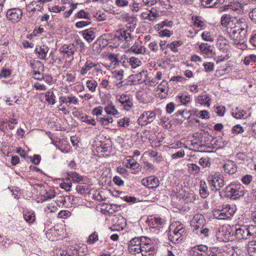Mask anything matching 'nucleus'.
<instances>
[{
  "mask_svg": "<svg viewBox=\"0 0 256 256\" xmlns=\"http://www.w3.org/2000/svg\"><path fill=\"white\" fill-rule=\"evenodd\" d=\"M226 191L231 199L238 200L244 194V188L240 183H231L226 186Z\"/></svg>",
  "mask_w": 256,
  "mask_h": 256,
  "instance_id": "obj_1",
  "label": "nucleus"
},
{
  "mask_svg": "<svg viewBox=\"0 0 256 256\" xmlns=\"http://www.w3.org/2000/svg\"><path fill=\"white\" fill-rule=\"evenodd\" d=\"M184 232L185 228L182 225L171 226L168 234V239L173 243L178 244L182 241V236Z\"/></svg>",
  "mask_w": 256,
  "mask_h": 256,
  "instance_id": "obj_2",
  "label": "nucleus"
},
{
  "mask_svg": "<svg viewBox=\"0 0 256 256\" xmlns=\"http://www.w3.org/2000/svg\"><path fill=\"white\" fill-rule=\"evenodd\" d=\"M142 250L140 252L142 256H153L156 252L152 241L146 236H142Z\"/></svg>",
  "mask_w": 256,
  "mask_h": 256,
  "instance_id": "obj_3",
  "label": "nucleus"
},
{
  "mask_svg": "<svg viewBox=\"0 0 256 256\" xmlns=\"http://www.w3.org/2000/svg\"><path fill=\"white\" fill-rule=\"evenodd\" d=\"M228 34L230 38L234 41V44L237 46L242 44L246 40L247 32L245 31H237L232 29L231 27L228 31Z\"/></svg>",
  "mask_w": 256,
  "mask_h": 256,
  "instance_id": "obj_4",
  "label": "nucleus"
},
{
  "mask_svg": "<svg viewBox=\"0 0 256 256\" xmlns=\"http://www.w3.org/2000/svg\"><path fill=\"white\" fill-rule=\"evenodd\" d=\"M115 38L120 41L124 42L122 47L128 48L131 45L130 42L132 40V37L130 31L125 29H120L116 32Z\"/></svg>",
  "mask_w": 256,
  "mask_h": 256,
  "instance_id": "obj_5",
  "label": "nucleus"
},
{
  "mask_svg": "<svg viewBox=\"0 0 256 256\" xmlns=\"http://www.w3.org/2000/svg\"><path fill=\"white\" fill-rule=\"evenodd\" d=\"M207 180L210 185L214 187L216 190L225 185L223 176L218 172L210 174L208 176Z\"/></svg>",
  "mask_w": 256,
  "mask_h": 256,
  "instance_id": "obj_6",
  "label": "nucleus"
},
{
  "mask_svg": "<svg viewBox=\"0 0 256 256\" xmlns=\"http://www.w3.org/2000/svg\"><path fill=\"white\" fill-rule=\"evenodd\" d=\"M232 233V228L230 226H224L220 228L216 236L218 241L226 242L230 240Z\"/></svg>",
  "mask_w": 256,
  "mask_h": 256,
  "instance_id": "obj_7",
  "label": "nucleus"
},
{
  "mask_svg": "<svg viewBox=\"0 0 256 256\" xmlns=\"http://www.w3.org/2000/svg\"><path fill=\"white\" fill-rule=\"evenodd\" d=\"M116 100L120 104V106L126 110H130L133 106V102L132 97L126 94H122L116 96Z\"/></svg>",
  "mask_w": 256,
  "mask_h": 256,
  "instance_id": "obj_8",
  "label": "nucleus"
},
{
  "mask_svg": "<svg viewBox=\"0 0 256 256\" xmlns=\"http://www.w3.org/2000/svg\"><path fill=\"white\" fill-rule=\"evenodd\" d=\"M232 236L238 240L248 239L246 226H236L232 228Z\"/></svg>",
  "mask_w": 256,
  "mask_h": 256,
  "instance_id": "obj_9",
  "label": "nucleus"
},
{
  "mask_svg": "<svg viewBox=\"0 0 256 256\" xmlns=\"http://www.w3.org/2000/svg\"><path fill=\"white\" fill-rule=\"evenodd\" d=\"M142 236L140 238L136 237L132 238L128 244L129 252L133 254L140 252V250H142Z\"/></svg>",
  "mask_w": 256,
  "mask_h": 256,
  "instance_id": "obj_10",
  "label": "nucleus"
},
{
  "mask_svg": "<svg viewBox=\"0 0 256 256\" xmlns=\"http://www.w3.org/2000/svg\"><path fill=\"white\" fill-rule=\"evenodd\" d=\"M22 10L17 8L10 9L6 12L7 18L13 23L19 22L22 17Z\"/></svg>",
  "mask_w": 256,
  "mask_h": 256,
  "instance_id": "obj_11",
  "label": "nucleus"
},
{
  "mask_svg": "<svg viewBox=\"0 0 256 256\" xmlns=\"http://www.w3.org/2000/svg\"><path fill=\"white\" fill-rule=\"evenodd\" d=\"M248 24L244 18H240L239 19H234V24L232 26V29L236 30L237 31L239 30L248 32Z\"/></svg>",
  "mask_w": 256,
  "mask_h": 256,
  "instance_id": "obj_12",
  "label": "nucleus"
},
{
  "mask_svg": "<svg viewBox=\"0 0 256 256\" xmlns=\"http://www.w3.org/2000/svg\"><path fill=\"white\" fill-rule=\"evenodd\" d=\"M205 224V219L204 216L200 214H196L191 223V226L194 230H198L202 226H204Z\"/></svg>",
  "mask_w": 256,
  "mask_h": 256,
  "instance_id": "obj_13",
  "label": "nucleus"
},
{
  "mask_svg": "<svg viewBox=\"0 0 256 256\" xmlns=\"http://www.w3.org/2000/svg\"><path fill=\"white\" fill-rule=\"evenodd\" d=\"M142 184L150 188H154L159 186L160 182L156 176H152L146 178H144Z\"/></svg>",
  "mask_w": 256,
  "mask_h": 256,
  "instance_id": "obj_14",
  "label": "nucleus"
},
{
  "mask_svg": "<svg viewBox=\"0 0 256 256\" xmlns=\"http://www.w3.org/2000/svg\"><path fill=\"white\" fill-rule=\"evenodd\" d=\"M48 47L46 45L38 46L35 48V52L38 54V58L40 60L48 59Z\"/></svg>",
  "mask_w": 256,
  "mask_h": 256,
  "instance_id": "obj_15",
  "label": "nucleus"
},
{
  "mask_svg": "<svg viewBox=\"0 0 256 256\" xmlns=\"http://www.w3.org/2000/svg\"><path fill=\"white\" fill-rule=\"evenodd\" d=\"M148 12V13L144 12L142 14V16L144 20L154 21L160 16L157 10L154 8H152L150 10H149Z\"/></svg>",
  "mask_w": 256,
  "mask_h": 256,
  "instance_id": "obj_16",
  "label": "nucleus"
},
{
  "mask_svg": "<svg viewBox=\"0 0 256 256\" xmlns=\"http://www.w3.org/2000/svg\"><path fill=\"white\" fill-rule=\"evenodd\" d=\"M223 168L225 172L229 174H232L236 172L238 166L234 161L228 160L225 162Z\"/></svg>",
  "mask_w": 256,
  "mask_h": 256,
  "instance_id": "obj_17",
  "label": "nucleus"
},
{
  "mask_svg": "<svg viewBox=\"0 0 256 256\" xmlns=\"http://www.w3.org/2000/svg\"><path fill=\"white\" fill-rule=\"evenodd\" d=\"M76 50L74 44H64L60 49V52L68 56H72ZM73 59V56H72Z\"/></svg>",
  "mask_w": 256,
  "mask_h": 256,
  "instance_id": "obj_18",
  "label": "nucleus"
},
{
  "mask_svg": "<svg viewBox=\"0 0 256 256\" xmlns=\"http://www.w3.org/2000/svg\"><path fill=\"white\" fill-rule=\"evenodd\" d=\"M146 74L147 71L142 70L137 74L130 76V78L135 83H142L145 80Z\"/></svg>",
  "mask_w": 256,
  "mask_h": 256,
  "instance_id": "obj_19",
  "label": "nucleus"
},
{
  "mask_svg": "<svg viewBox=\"0 0 256 256\" xmlns=\"http://www.w3.org/2000/svg\"><path fill=\"white\" fill-rule=\"evenodd\" d=\"M231 18L226 14L223 15L221 18V24L227 28V32L234 24V20H231Z\"/></svg>",
  "mask_w": 256,
  "mask_h": 256,
  "instance_id": "obj_20",
  "label": "nucleus"
},
{
  "mask_svg": "<svg viewBox=\"0 0 256 256\" xmlns=\"http://www.w3.org/2000/svg\"><path fill=\"white\" fill-rule=\"evenodd\" d=\"M94 62L90 59L87 58L84 66L81 68L80 73L82 76L86 75L88 71L93 68Z\"/></svg>",
  "mask_w": 256,
  "mask_h": 256,
  "instance_id": "obj_21",
  "label": "nucleus"
},
{
  "mask_svg": "<svg viewBox=\"0 0 256 256\" xmlns=\"http://www.w3.org/2000/svg\"><path fill=\"white\" fill-rule=\"evenodd\" d=\"M236 209V206L234 204L224 205L222 208L228 218H230L234 215Z\"/></svg>",
  "mask_w": 256,
  "mask_h": 256,
  "instance_id": "obj_22",
  "label": "nucleus"
},
{
  "mask_svg": "<svg viewBox=\"0 0 256 256\" xmlns=\"http://www.w3.org/2000/svg\"><path fill=\"white\" fill-rule=\"evenodd\" d=\"M199 48L202 54L208 56H212L213 54L212 48L211 46L208 45L207 43H202L199 46Z\"/></svg>",
  "mask_w": 256,
  "mask_h": 256,
  "instance_id": "obj_23",
  "label": "nucleus"
},
{
  "mask_svg": "<svg viewBox=\"0 0 256 256\" xmlns=\"http://www.w3.org/2000/svg\"><path fill=\"white\" fill-rule=\"evenodd\" d=\"M126 166L128 168L138 170L140 164L132 156H128L126 160Z\"/></svg>",
  "mask_w": 256,
  "mask_h": 256,
  "instance_id": "obj_24",
  "label": "nucleus"
},
{
  "mask_svg": "<svg viewBox=\"0 0 256 256\" xmlns=\"http://www.w3.org/2000/svg\"><path fill=\"white\" fill-rule=\"evenodd\" d=\"M129 51L136 54H144L146 52V48L142 46H139L136 42L132 46Z\"/></svg>",
  "mask_w": 256,
  "mask_h": 256,
  "instance_id": "obj_25",
  "label": "nucleus"
},
{
  "mask_svg": "<svg viewBox=\"0 0 256 256\" xmlns=\"http://www.w3.org/2000/svg\"><path fill=\"white\" fill-rule=\"evenodd\" d=\"M199 192L200 196L203 198H206L208 196L209 192L205 182H200Z\"/></svg>",
  "mask_w": 256,
  "mask_h": 256,
  "instance_id": "obj_26",
  "label": "nucleus"
},
{
  "mask_svg": "<svg viewBox=\"0 0 256 256\" xmlns=\"http://www.w3.org/2000/svg\"><path fill=\"white\" fill-rule=\"evenodd\" d=\"M84 38L88 42H90L95 38L94 32L92 29H88L83 32Z\"/></svg>",
  "mask_w": 256,
  "mask_h": 256,
  "instance_id": "obj_27",
  "label": "nucleus"
},
{
  "mask_svg": "<svg viewBox=\"0 0 256 256\" xmlns=\"http://www.w3.org/2000/svg\"><path fill=\"white\" fill-rule=\"evenodd\" d=\"M248 252L250 256H256V240L248 242Z\"/></svg>",
  "mask_w": 256,
  "mask_h": 256,
  "instance_id": "obj_28",
  "label": "nucleus"
},
{
  "mask_svg": "<svg viewBox=\"0 0 256 256\" xmlns=\"http://www.w3.org/2000/svg\"><path fill=\"white\" fill-rule=\"evenodd\" d=\"M104 110L108 114L116 116L119 114V112L116 108L114 105L112 103L106 106L104 108Z\"/></svg>",
  "mask_w": 256,
  "mask_h": 256,
  "instance_id": "obj_29",
  "label": "nucleus"
},
{
  "mask_svg": "<svg viewBox=\"0 0 256 256\" xmlns=\"http://www.w3.org/2000/svg\"><path fill=\"white\" fill-rule=\"evenodd\" d=\"M158 90L163 94L162 95V98H166L168 96V84L166 82H162L158 86Z\"/></svg>",
  "mask_w": 256,
  "mask_h": 256,
  "instance_id": "obj_30",
  "label": "nucleus"
},
{
  "mask_svg": "<svg viewBox=\"0 0 256 256\" xmlns=\"http://www.w3.org/2000/svg\"><path fill=\"white\" fill-rule=\"evenodd\" d=\"M182 44L181 40H176L166 45V47L170 49V50L174 53L178 52V48Z\"/></svg>",
  "mask_w": 256,
  "mask_h": 256,
  "instance_id": "obj_31",
  "label": "nucleus"
},
{
  "mask_svg": "<svg viewBox=\"0 0 256 256\" xmlns=\"http://www.w3.org/2000/svg\"><path fill=\"white\" fill-rule=\"evenodd\" d=\"M67 175L68 178L67 180H72L74 182H79L82 180V177L75 172H68Z\"/></svg>",
  "mask_w": 256,
  "mask_h": 256,
  "instance_id": "obj_32",
  "label": "nucleus"
},
{
  "mask_svg": "<svg viewBox=\"0 0 256 256\" xmlns=\"http://www.w3.org/2000/svg\"><path fill=\"white\" fill-rule=\"evenodd\" d=\"M152 224L154 227L162 228L165 224L164 220L160 218H154L150 219Z\"/></svg>",
  "mask_w": 256,
  "mask_h": 256,
  "instance_id": "obj_33",
  "label": "nucleus"
},
{
  "mask_svg": "<svg viewBox=\"0 0 256 256\" xmlns=\"http://www.w3.org/2000/svg\"><path fill=\"white\" fill-rule=\"evenodd\" d=\"M213 215L214 217L219 220H226L227 219L226 213H224L222 210H213Z\"/></svg>",
  "mask_w": 256,
  "mask_h": 256,
  "instance_id": "obj_34",
  "label": "nucleus"
},
{
  "mask_svg": "<svg viewBox=\"0 0 256 256\" xmlns=\"http://www.w3.org/2000/svg\"><path fill=\"white\" fill-rule=\"evenodd\" d=\"M104 46H103V44H102L101 42L98 40L93 44L92 46V50L94 54L95 55L99 54L101 52Z\"/></svg>",
  "mask_w": 256,
  "mask_h": 256,
  "instance_id": "obj_35",
  "label": "nucleus"
},
{
  "mask_svg": "<svg viewBox=\"0 0 256 256\" xmlns=\"http://www.w3.org/2000/svg\"><path fill=\"white\" fill-rule=\"evenodd\" d=\"M86 86L88 90L94 92L96 91V87L98 86V82L94 80H88L86 82Z\"/></svg>",
  "mask_w": 256,
  "mask_h": 256,
  "instance_id": "obj_36",
  "label": "nucleus"
},
{
  "mask_svg": "<svg viewBox=\"0 0 256 256\" xmlns=\"http://www.w3.org/2000/svg\"><path fill=\"white\" fill-rule=\"evenodd\" d=\"M210 100L209 97L206 95L200 96L197 99V101L199 104L202 105L207 106H210Z\"/></svg>",
  "mask_w": 256,
  "mask_h": 256,
  "instance_id": "obj_37",
  "label": "nucleus"
},
{
  "mask_svg": "<svg viewBox=\"0 0 256 256\" xmlns=\"http://www.w3.org/2000/svg\"><path fill=\"white\" fill-rule=\"evenodd\" d=\"M248 239L256 237V226H246Z\"/></svg>",
  "mask_w": 256,
  "mask_h": 256,
  "instance_id": "obj_38",
  "label": "nucleus"
},
{
  "mask_svg": "<svg viewBox=\"0 0 256 256\" xmlns=\"http://www.w3.org/2000/svg\"><path fill=\"white\" fill-rule=\"evenodd\" d=\"M24 218L26 222L29 223H32L35 220L34 214L30 211L26 212L24 214Z\"/></svg>",
  "mask_w": 256,
  "mask_h": 256,
  "instance_id": "obj_39",
  "label": "nucleus"
},
{
  "mask_svg": "<svg viewBox=\"0 0 256 256\" xmlns=\"http://www.w3.org/2000/svg\"><path fill=\"white\" fill-rule=\"evenodd\" d=\"M75 16L79 18H85L88 20H91L92 18L88 12H86L83 10H82L78 12L75 14Z\"/></svg>",
  "mask_w": 256,
  "mask_h": 256,
  "instance_id": "obj_40",
  "label": "nucleus"
},
{
  "mask_svg": "<svg viewBox=\"0 0 256 256\" xmlns=\"http://www.w3.org/2000/svg\"><path fill=\"white\" fill-rule=\"evenodd\" d=\"M176 99L184 105H186L190 102V96L187 94H182L181 96H178Z\"/></svg>",
  "mask_w": 256,
  "mask_h": 256,
  "instance_id": "obj_41",
  "label": "nucleus"
},
{
  "mask_svg": "<svg viewBox=\"0 0 256 256\" xmlns=\"http://www.w3.org/2000/svg\"><path fill=\"white\" fill-rule=\"evenodd\" d=\"M46 100V101L50 104H54L56 102H55V96L53 92L48 91L45 94Z\"/></svg>",
  "mask_w": 256,
  "mask_h": 256,
  "instance_id": "obj_42",
  "label": "nucleus"
},
{
  "mask_svg": "<svg viewBox=\"0 0 256 256\" xmlns=\"http://www.w3.org/2000/svg\"><path fill=\"white\" fill-rule=\"evenodd\" d=\"M94 66H93L92 72L94 74L98 76L100 74L102 73L103 66L100 63L94 62Z\"/></svg>",
  "mask_w": 256,
  "mask_h": 256,
  "instance_id": "obj_43",
  "label": "nucleus"
},
{
  "mask_svg": "<svg viewBox=\"0 0 256 256\" xmlns=\"http://www.w3.org/2000/svg\"><path fill=\"white\" fill-rule=\"evenodd\" d=\"M98 240V235L97 232H93L88 236L87 240V242L90 244H92Z\"/></svg>",
  "mask_w": 256,
  "mask_h": 256,
  "instance_id": "obj_44",
  "label": "nucleus"
},
{
  "mask_svg": "<svg viewBox=\"0 0 256 256\" xmlns=\"http://www.w3.org/2000/svg\"><path fill=\"white\" fill-rule=\"evenodd\" d=\"M146 114V118L145 120L146 124L153 122L156 116V114L154 111H147Z\"/></svg>",
  "mask_w": 256,
  "mask_h": 256,
  "instance_id": "obj_45",
  "label": "nucleus"
},
{
  "mask_svg": "<svg viewBox=\"0 0 256 256\" xmlns=\"http://www.w3.org/2000/svg\"><path fill=\"white\" fill-rule=\"evenodd\" d=\"M244 110H240L238 108L236 107L235 110L232 112V115L236 119H240L244 116Z\"/></svg>",
  "mask_w": 256,
  "mask_h": 256,
  "instance_id": "obj_46",
  "label": "nucleus"
},
{
  "mask_svg": "<svg viewBox=\"0 0 256 256\" xmlns=\"http://www.w3.org/2000/svg\"><path fill=\"white\" fill-rule=\"evenodd\" d=\"M96 120L104 126H108L109 124L112 123L113 122V118H112L98 117Z\"/></svg>",
  "mask_w": 256,
  "mask_h": 256,
  "instance_id": "obj_47",
  "label": "nucleus"
},
{
  "mask_svg": "<svg viewBox=\"0 0 256 256\" xmlns=\"http://www.w3.org/2000/svg\"><path fill=\"white\" fill-rule=\"evenodd\" d=\"M193 24L195 26L204 28V22H202L198 16H193L192 18Z\"/></svg>",
  "mask_w": 256,
  "mask_h": 256,
  "instance_id": "obj_48",
  "label": "nucleus"
},
{
  "mask_svg": "<svg viewBox=\"0 0 256 256\" xmlns=\"http://www.w3.org/2000/svg\"><path fill=\"white\" fill-rule=\"evenodd\" d=\"M129 64L132 68H136L142 64L141 61L136 58L132 57L129 60Z\"/></svg>",
  "mask_w": 256,
  "mask_h": 256,
  "instance_id": "obj_49",
  "label": "nucleus"
},
{
  "mask_svg": "<svg viewBox=\"0 0 256 256\" xmlns=\"http://www.w3.org/2000/svg\"><path fill=\"white\" fill-rule=\"evenodd\" d=\"M202 4L206 8H212L216 4V0H201Z\"/></svg>",
  "mask_w": 256,
  "mask_h": 256,
  "instance_id": "obj_50",
  "label": "nucleus"
},
{
  "mask_svg": "<svg viewBox=\"0 0 256 256\" xmlns=\"http://www.w3.org/2000/svg\"><path fill=\"white\" fill-rule=\"evenodd\" d=\"M199 164L203 168L210 167L211 163L208 158H202L199 160Z\"/></svg>",
  "mask_w": 256,
  "mask_h": 256,
  "instance_id": "obj_51",
  "label": "nucleus"
},
{
  "mask_svg": "<svg viewBox=\"0 0 256 256\" xmlns=\"http://www.w3.org/2000/svg\"><path fill=\"white\" fill-rule=\"evenodd\" d=\"M124 71L122 70H116L112 72V76L118 80H121L124 77Z\"/></svg>",
  "mask_w": 256,
  "mask_h": 256,
  "instance_id": "obj_52",
  "label": "nucleus"
},
{
  "mask_svg": "<svg viewBox=\"0 0 256 256\" xmlns=\"http://www.w3.org/2000/svg\"><path fill=\"white\" fill-rule=\"evenodd\" d=\"M80 118L82 122H86L88 124H92V126L96 125L95 120L90 118V117L87 115L82 116Z\"/></svg>",
  "mask_w": 256,
  "mask_h": 256,
  "instance_id": "obj_53",
  "label": "nucleus"
},
{
  "mask_svg": "<svg viewBox=\"0 0 256 256\" xmlns=\"http://www.w3.org/2000/svg\"><path fill=\"white\" fill-rule=\"evenodd\" d=\"M78 98L76 96L71 94L70 96H68L66 106H69L71 104L76 105L78 104Z\"/></svg>",
  "mask_w": 256,
  "mask_h": 256,
  "instance_id": "obj_54",
  "label": "nucleus"
},
{
  "mask_svg": "<svg viewBox=\"0 0 256 256\" xmlns=\"http://www.w3.org/2000/svg\"><path fill=\"white\" fill-rule=\"evenodd\" d=\"M130 122V118L127 117H124L122 119L119 120L118 124L120 127H126L129 126Z\"/></svg>",
  "mask_w": 256,
  "mask_h": 256,
  "instance_id": "obj_55",
  "label": "nucleus"
},
{
  "mask_svg": "<svg viewBox=\"0 0 256 256\" xmlns=\"http://www.w3.org/2000/svg\"><path fill=\"white\" fill-rule=\"evenodd\" d=\"M108 60H110L112 63L114 64V66L119 64L120 62L118 58V56L114 54H110L108 56Z\"/></svg>",
  "mask_w": 256,
  "mask_h": 256,
  "instance_id": "obj_56",
  "label": "nucleus"
},
{
  "mask_svg": "<svg viewBox=\"0 0 256 256\" xmlns=\"http://www.w3.org/2000/svg\"><path fill=\"white\" fill-rule=\"evenodd\" d=\"M256 61V55L250 54L246 56L244 58V62L245 64L248 65L250 62H254Z\"/></svg>",
  "mask_w": 256,
  "mask_h": 256,
  "instance_id": "obj_57",
  "label": "nucleus"
},
{
  "mask_svg": "<svg viewBox=\"0 0 256 256\" xmlns=\"http://www.w3.org/2000/svg\"><path fill=\"white\" fill-rule=\"evenodd\" d=\"M110 36L109 34H102L98 40L101 42L103 46H104L107 45L108 41L110 40Z\"/></svg>",
  "mask_w": 256,
  "mask_h": 256,
  "instance_id": "obj_58",
  "label": "nucleus"
},
{
  "mask_svg": "<svg viewBox=\"0 0 256 256\" xmlns=\"http://www.w3.org/2000/svg\"><path fill=\"white\" fill-rule=\"evenodd\" d=\"M188 166L189 170L192 172L196 174H198L200 172V168L195 164H188Z\"/></svg>",
  "mask_w": 256,
  "mask_h": 256,
  "instance_id": "obj_59",
  "label": "nucleus"
},
{
  "mask_svg": "<svg viewBox=\"0 0 256 256\" xmlns=\"http://www.w3.org/2000/svg\"><path fill=\"white\" fill-rule=\"evenodd\" d=\"M252 180V176L250 174L244 176L241 179L242 182L245 185H248Z\"/></svg>",
  "mask_w": 256,
  "mask_h": 256,
  "instance_id": "obj_60",
  "label": "nucleus"
},
{
  "mask_svg": "<svg viewBox=\"0 0 256 256\" xmlns=\"http://www.w3.org/2000/svg\"><path fill=\"white\" fill-rule=\"evenodd\" d=\"M71 216V212L68 210H62L58 214V217L61 218H66Z\"/></svg>",
  "mask_w": 256,
  "mask_h": 256,
  "instance_id": "obj_61",
  "label": "nucleus"
},
{
  "mask_svg": "<svg viewBox=\"0 0 256 256\" xmlns=\"http://www.w3.org/2000/svg\"><path fill=\"white\" fill-rule=\"evenodd\" d=\"M103 107L102 106H99L95 108L92 110V114L93 115H95L98 117H99L100 116L102 115L103 112Z\"/></svg>",
  "mask_w": 256,
  "mask_h": 256,
  "instance_id": "obj_62",
  "label": "nucleus"
},
{
  "mask_svg": "<svg viewBox=\"0 0 256 256\" xmlns=\"http://www.w3.org/2000/svg\"><path fill=\"white\" fill-rule=\"evenodd\" d=\"M172 34V31L166 29L161 30L158 32V34L160 37H170Z\"/></svg>",
  "mask_w": 256,
  "mask_h": 256,
  "instance_id": "obj_63",
  "label": "nucleus"
},
{
  "mask_svg": "<svg viewBox=\"0 0 256 256\" xmlns=\"http://www.w3.org/2000/svg\"><path fill=\"white\" fill-rule=\"evenodd\" d=\"M204 66L206 72H210L213 71L214 70V64L212 62H204Z\"/></svg>",
  "mask_w": 256,
  "mask_h": 256,
  "instance_id": "obj_64",
  "label": "nucleus"
}]
</instances>
